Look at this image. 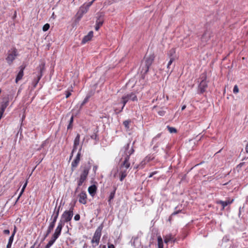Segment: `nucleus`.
I'll list each match as a JSON object with an SVG mask.
<instances>
[{
	"label": "nucleus",
	"mask_w": 248,
	"mask_h": 248,
	"mask_svg": "<svg viewBox=\"0 0 248 248\" xmlns=\"http://www.w3.org/2000/svg\"><path fill=\"white\" fill-rule=\"evenodd\" d=\"M206 78H207V75H206V73L205 72L202 73L200 75V79H201V81H207Z\"/></svg>",
	"instance_id": "2f4dec72"
},
{
	"label": "nucleus",
	"mask_w": 248,
	"mask_h": 248,
	"mask_svg": "<svg viewBox=\"0 0 248 248\" xmlns=\"http://www.w3.org/2000/svg\"><path fill=\"white\" fill-rule=\"evenodd\" d=\"M56 205H57V203L56 204ZM61 207V205H60L58 207H57V205H56L53 212V214L51 216V219L57 221L59 215Z\"/></svg>",
	"instance_id": "ddd939ff"
},
{
	"label": "nucleus",
	"mask_w": 248,
	"mask_h": 248,
	"mask_svg": "<svg viewBox=\"0 0 248 248\" xmlns=\"http://www.w3.org/2000/svg\"><path fill=\"white\" fill-rule=\"evenodd\" d=\"M127 174V170L120 169L119 172L120 180L123 181Z\"/></svg>",
	"instance_id": "aec40b11"
},
{
	"label": "nucleus",
	"mask_w": 248,
	"mask_h": 248,
	"mask_svg": "<svg viewBox=\"0 0 248 248\" xmlns=\"http://www.w3.org/2000/svg\"><path fill=\"white\" fill-rule=\"evenodd\" d=\"M175 60V59H173V58L170 59V61L168 62V65H167V68H169L170 65L172 64L173 62Z\"/></svg>",
	"instance_id": "09e8293b"
},
{
	"label": "nucleus",
	"mask_w": 248,
	"mask_h": 248,
	"mask_svg": "<svg viewBox=\"0 0 248 248\" xmlns=\"http://www.w3.org/2000/svg\"><path fill=\"white\" fill-rule=\"evenodd\" d=\"M103 23L101 21L96 22L95 30L98 31L100 27L103 25Z\"/></svg>",
	"instance_id": "c9c22d12"
},
{
	"label": "nucleus",
	"mask_w": 248,
	"mask_h": 248,
	"mask_svg": "<svg viewBox=\"0 0 248 248\" xmlns=\"http://www.w3.org/2000/svg\"><path fill=\"white\" fill-rule=\"evenodd\" d=\"M95 0H93L92 1L88 2L87 4L84 3L79 8V10L80 11L84 14L88 12L89 7L93 4V3Z\"/></svg>",
	"instance_id": "6e6552de"
},
{
	"label": "nucleus",
	"mask_w": 248,
	"mask_h": 248,
	"mask_svg": "<svg viewBox=\"0 0 248 248\" xmlns=\"http://www.w3.org/2000/svg\"><path fill=\"white\" fill-rule=\"evenodd\" d=\"M171 146L169 144H168L166 147V149L164 150V152L167 154L170 149Z\"/></svg>",
	"instance_id": "de8ad7c7"
},
{
	"label": "nucleus",
	"mask_w": 248,
	"mask_h": 248,
	"mask_svg": "<svg viewBox=\"0 0 248 248\" xmlns=\"http://www.w3.org/2000/svg\"><path fill=\"white\" fill-rule=\"evenodd\" d=\"M90 169V167H85L83 170L81 172L80 178L84 179L85 181L86 180L87 176L89 174V170Z\"/></svg>",
	"instance_id": "dca6fc26"
},
{
	"label": "nucleus",
	"mask_w": 248,
	"mask_h": 248,
	"mask_svg": "<svg viewBox=\"0 0 248 248\" xmlns=\"http://www.w3.org/2000/svg\"><path fill=\"white\" fill-rule=\"evenodd\" d=\"M131 123V120L129 119L123 122V124L126 130L129 129V124Z\"/></svg>",
	"instance_id": "cd10ccee"
},
{
	"label": "nucleus",
	"mask_w": 248,
	"mask_h": 248,
	"mask_svg": "<svg viewBox=\"0 0 248 248\" xmlns=\"http://www.w3.org/2000/svg\"><path fill=\"white\" fill-rule=\"evenodd\" d=\"M73 215L68 213L66 211H65L62 214L61 217H62L65 221L68 222L71 220Z\"/></svg>",
	"instance_id": "4468645a"
},
{
	"label": "nucleus",
	"mask_w": 248,
	"mask_h": 248,
	"mask_svg": "<svg viewBox=\"0 0 248 248\" xmlns=\"http://www.w3.org/2000/svg\"><path fill=\"white\" fill-rule=\"evenodd\" d=\"M84 181H85V180L84 179H82L79 178V180H78V187L77 188V190H78V188L79 186H82V185L83 184V183H84Z\"/></svg>",
	"instance_id": "a19ab883"
},
{
	"label": "nucleus",
	"mask_w": 248,
	"mask_h": 248,
	"mask_svg": "<svg viewBox=\"0 0 248 248\" xmlns=\"http://www.w3.org/2000/svg\"><path fill=\"white\" fill-rule=\"evenodd\" d=\"M75 202H75L73 204H70L71 206H70L69 210H66L68 213H70L71 214H72V215H74L73 211H74V209Z\"/></svg>",
	"instance_id": "72a5a7b5"
},
{
	"label": "nucleus",
	"mask_w": 248,
	"mask_h": 248,
	"mask_svg": "<svg viewBox=\"0 0 248 248\" xmlns=\"http://www.w3.org/2000/svg\"><path fill=\"white\" fill-rule=\"evenodd\" d=\"M80 218V216L79 214H76L74 217V220L75 221H78Z\"/></svg>",
	"instance_id": "6e6d98bb"
},
{
	"label": "nucleus",
	"mask_w": 248,
	"mask_h": 248,
	"mask_svg": "<svg viewBox=\"0 0 248 248\" xmlns=\"http://www.w3.org/2000/svg\"><path fill=\"white\" fill-rule=\"evenodd\" d=\"M77 146H75V145H73V149L72 151L73 153H74L76 151V150L77 149Z\"/></svg>",
	"instance_id": "338daca9"
},
{
	"label": "nucleus",
	"mask_w": 248,
	"mask_h": 248,
	"mask_svg": "<svg viewBox=\"0 0 248 248\" xmlns=\"http://www.w3.org/2000/svg\"><path fill=\"white\" fill-rule=\"evenodd\" d=\"M45 63L42 62L36 68L37 70V74H36V77H35L32 81V85L34 88H35L37 86L39 80L43 76V72L45 70Z\"/></svg>",
	"instance_id": "f03ea898"
},
{
	"label": "nucleus",
	"mask_w": 248,
	"mask_h": 248,
	"mask_svg": "<svg viewBox=\"0 0 248 248\" xmlns=\"http://www.w3.org/2000/svg\"><path fill=\"white\" fill-rule=\"evenodd\" d=\"M25 67L26 66L24 65L20 66V71L18 73L15 80L16 83H17L19 80H21L22 78V77L24 75V70L25 69Z\"/></svg>",
	"instance_id": "9d476101"
},
{
	"label": "nucleus",
	"mask_w": 248,
	"mask_h": 248,
	"mask_svg": "<svg viewBox=\"0 0 248 248\" xmlns=\"http://www.w3.org/2000/svg\"><path fill=\"white\" fill-rule=\"evenodd\" d=\"M129 157L125 156L124 161L121 164L120 169L127 170L130 167V163L129 162Z\"/></svg>",
	"instance_id": "1a4fd4ad"
},
{
	"label": "nucleus",
	"mask_w": 248,
	"mask_h": 248,
	"mask_svg": "<svg viewBox=\"0 0 248 248\" xmlns=\"http://www.w3.org/2000/svg\"><path fill=\"white\" fill-rule=\"evenodd\" d=\"M130 141H129L126 145H125L124 146V154H125V156H128V157H130V156L132 155L134 152V149L133 148V147H131V148L130 149V150L129 151H128V150L129 149V146H130Z\"/></svg>",
	"instance_id": "9b49d317"
},
{
	"label": "nucleus",
	"mask_w": 248,
	"mask_h": 248,
	"mask_svg": "<svg viewBox=\"0 0 248 248\" xmlns=\"http://www.w3.org/2000/svg\"><path fill=\"white\" fill-rule=\"evenodd\" d=\"M181 212V210H179L178 211H174V212H173L171 215V216L169 218V220H170V218H171V217L172 216H173L174 215H176L177 214H178V213H180Z\"/></svg>",
	"instance_id": "8fccbe9b"
},
{
	"label": "nucleus",
	"mask_w": 248,
	"mask_h": 248,
	"mask_svg": "<svg viewBox=\"0 0 248 248\" xmlns=\"http://www.w3.org/2000/svg\"><path fill=\"white\" fill-rule=\"evenodd\" d=\"M84 181H85V180L84 179H82L79 178V180H78V187L77 188V190H78V188L79 186H82V185L83 184V183H84Z\"/></svg>",
	"instance_id": "ea45409f"
},
{
	"label": "nucleus",
	"mask_w": 248,
	"mask_h": 248,
	"mask_svg": "<svg viewBox=\"0 0 248 248\" xmlns=\"http://www.w3.org/2000/svg\"><path fill=\"white\" fill-rule=\"evenodd\" d=\"M97 19L96 22L101 21L102 23H104V15L103 13H100L97 14Z\"/></svg>",
	"instance_id": "a878e982"
},
{
	"label": "nucleus",
	"mask_w": 248,
	"mask_h": 248,
	"mask_svg": "<svg viewBox=\"0 0 248 248\" xmlns=\"http://www.w3.org/2000/svg\"><path fill=\"white\" fill-rule=\"evenodd\" d=\"M155 58V56L154 54H150L149 55L146 54L141 65V73L143 75L145 76L148 73L149 67L154 61Z\"/></svg>",
	"instance_id": "f257e3e1"
},
{
	"label": "nucleus",
	"mask_w": 248,
	"mask_h": 248,
	"mask_svg": "<svg viewBox=\"0 0 248 248\" xmlns=\"http://www.w3.org/2000/svg\"><path fill=\"white\" fill-rule=\"evenodd\" d=\"M53 229L50 228H49L48 227V229L47 230V231H46V233H47V234H49L51 232V231L53 230Z\"/></svg>",
	"instance_id": "69168bd1"
},
{
	"label": "nucleus",
	"mask_w": 248,
	"mask_h": 248,
	"mask_svg": "<svg viewBox=\"0 0 248 248\" xmlns=\"http://www.w3.org/2000/svg\"><path fill=\"white\" fill-rule=\"evenodd\" d=\"M62 229V228L57 226L53 234L56 236L59 237V236L61 235Z\"/></svg>",
	"instance_id": "bb28decb"
},
{
	"label": "nucleus",
	"mask_w": 248,
	"mask_h": 248,
	"mask_svg": "<svg viewBox=\"0 0 248 248\" xmlns=\"http://www.w3.org/2000/svg\"><path fill=\"white\" fill-rule=\"evenodd\" d=\"M212 31L210 29H207V27H206V30L201 37L200 45L204 46L212 36Z\"/></svg>",
	"instance_id": "7ed1b4c3"
},
{
	"label": "nucleus",
	"mask_w": 248,
	"mask_h": 248,
	"mask_svg": "<svg viewBox=\"0 0 248 248\" xmlns=\"http://www.w3.org/2000/svg\"><path fill=\"white\" fill-rule=\"evenodd\" d=\"M159 146V144L158 143H156L155 146L153 147V149L155 151L156 150V149Z\"/></svg>",
	"instance_id": "680f3d73"
},
{
	"label": "nucleus",
	"mask_w": 248,
	"mask_h": 248,
	"mask_svg": "<svg viewBox=\"0 0 248 248\" xmlns=\"http://www.w3.org/2000/svg\"><path fill=\"white\" fill-rule=\"evenodd\" d=\"M161 135V133L158 134L153 139L152 143H154L155 142L157 141V140H158V139H159Z\"/></svg>",
	"instance_id": "4c0bfd02"
},
{
	"label": "nucleus",
	"mask_w": 248,
	"mask_h": 248,
	"mask_svg": "<svg viewBox=\"0 0 248 248\" xmlns=\"http://www.w3.org/2000/svg\"><path fill=\"white\" fill-rule=\"evenodd\" d=\"M14 236L12 235L10 237L9 240H8V243H11L12 244L13 240H14Z\"/></svg>",
	"instance_id": "13d9d810"
},
{
	"label": "nucleus",
	"mask_w": 248,
	"mask_h": 248,
	"mask_svg": "<svg viewBox=\"0 0 248 248\" xmlns=\"http://www.w3.org/2000/svg\"><path fill=\"white\" fill-rule=\"evenodd\" d=\"M123 96L127 100V102L129 101H138L137 96L136 93L134 92H131L130 93L125 94Z\"/></svg>",
	"instance_id": "0eeeda50"
},
{
	"label": "nucleus",
	"mask_w": 248,
	"mask_h": 248,
	"mask_svg": "<svg viewBox=\"0 0 248 248\" xmlns=\"http://www.w3.org/2000/svg\"><path fill=\"white\" fill-rule=\"evenodd\" d=\"M43 159V157H40L39 159L36 161L35 163H36V165L35 167H36V166L37 165H38L42 162Z\"/></svg>",
	"instance_id": "4d7b16f0"
},
{
	"label": "nucleus",
	"mask_w": 248,
	"mask_h": 248,
	"mask_svg": "<svg viewBox=\"0 0 248 248\" xmlns=\"http://www.w3.org/2000/svg\"><path fill=\"white\" fill-rule=\"evenodd\" d=\"M54 244L52 241L50 240L48 242V243L46 246V248H50V247Z\"/></svg>",
	"instance_id": "603ef678"
},
{
	"label": "nucleus",
	"mask_w": 248,
	"mask_h": 248,
	"mask_svg": "<svg viewBox=\"0 0 248 248\" xmlns=\"http://www.w3.org/2000/svg\"><path fill=\"white\" fill-rule=\"evenodd\" d=\"M59 237L56 236L55 235H54V234L52 235V237L51 238V240L50 241H52L53 243H54L55 242V241L56 240V239L58 238Z\"/></svg>",
	"instance_id": "3c124183"
},
{
	"label": "nucleus",
	"mask_w": 248,
	"mask_h": 248,
	"mask_svg": "<svg viewBox=\"0 0 248 248\" xmlns=\"http://www.w3.org/2000/svg\"><path fill=\"white\" fill-rule=\"evenodd\" d=\"M103 228V224L102 223L96 230L93 236L95 237H97L100 239L101 236V232Z\"/></svg>",
	"instance_id": "f3484780"
},
{
	"label": "nucleus",
	"mask_w": 248,
	"mask_h": 248,
	"mask_svg": "<svg viewBox=\"0 0 248 248\" xmlns=\"http://www.w3.org/2000/svg\"><path fill=\"white\" fill-rule=\"evenodd\" d=\"M79 202L80 203L85 204L87 203V194L85 191H82L78 195Z\"/></svg>",
	"instance_id": "f8f14e48"
},
{
	"label": "nucleus",
	"mask_w": 248,
	"mask_h": 248,
	"mask_svg": "<svg viewBox=\"0 0 248 248\" xmlns=\"http://www.w3.org/2000/svg\"><path fill=\"white\" fill-rule=\"evenodd\" d=\"M233 92L234 93L236 94L239 92V88L237 85H235L234 86L233 89Z\"/></svg>",
	"instance_id": "a18cd8bd"
},
{
	"label": "nucleus",
	"mask_w": 248,
	"mask_h": 248,
	"mask_svg": "<svg viewBox=\"0 0 248 248\" xmlns=\"http://www.w3.org/2000/svg\"><path fill=\"white\" fill-rule=\"evenodd\" d=\"M175 240L176 239H174L171 235H166L164 238V241L165 243H168L170 241L174 243Z\"/></svg>",
	"instance_id": "4be33fe9"
},
{
	"label": "nucleus",
	"mask_w": 248,
	"mask_h": 248,
	"mask_svg": "<svg viewBox=\"0 0 248 248\" xmlns=\"http://www.w3.org/2000/svg\"><path fill=\"white\" fill-rule=\"evenodd\" d=\"M93 31H90L88 34L85 35L82 40L81 43L82 44H85L87 42L90 41L93 37Z\"/></svg>",
	"instance_id": "2eb2a0df"
},
{
	"label": "nucleus",
	"mask_w": 248,
	"mask_h": 248,
	"mask_svg": "<svg viewBox=\"0 0 248 248\" xmlns=\"http://www.w3.org/2000/svg\"><path fill=\"white\" fill-rule=\"evenodd\" d=\"M157 242L158 244H163V240L160 236L157 237Z\"/></svg>",
	"instance_id": "864d4df0"
},
{
	"label": "nucleus",
	"mask_w": 248,
	"mask_h": 248,
	"mask_svg": "<svg viewBox=\"0 0 248 248\" xmlns=\"http://www.w3.org/2000/svg\"><path fill=\"white\" fill-rule=\"evenodd\" d=\"M47 143H48V141L47 140L44 141L41 145V148H44V147H45L46 145V144Z\"/></svg>",
	"instance_id": "5fc2aeb1"
},
{
	"label": "nucleus",
	"mask_w": 248,
	"mask_h": 248,
	"mask_svg": "<svg viewBox=\"0 0 248 248\" xmlns=\"http://www.w3.org/2000/svg\"><path fill=\"white\" fill-rule=\"evenodd\" d=\"M56 222V221L52 219V221L50 223L48 227L53 229L55 227Z\"/></svg>",
	"instance_id": "37998d69"
},
{
	"label": "nucleus",
	"mask_w": 248,
	"mask_h": 248,
	"mask_svg": "<svg viewBox=\"0 0 248 248\" xmlns=\"http://www.w3.org/2000/svg\"><path fill=\"white\" fill-rule=\"evenodd\" d=\"M128 102L127 101V100H126L124 97L122 96L121 98V103L123 104V106L120 109V111H122L125 105Z\"/></svg>",
	"instance_id": "c756f323"
},
{
	"label": "nucleus",
	"mask_w": 248,
	"mask_h": 248,
	"mask_svg": "<svg viewBox=\"0 0 248 248\" xmlns=\"http://www.w3.org/2000/svg\"><path fill=\"white\" fill-rule=\"evenodd\" d=\"M27 184H28V180H26L25 183L24 184V185H23L22 189H21V190L20 192V195H22V194H23V193L24 192V190H25V189L27 185Z\"/></svg>",
	"instance_id": "79ce46f5"
},
{
	"label": "nucleus",
	"mask_w": 248,
	"mask_h": 248,
	"mask_svg": "<svg viewBox=\"0 0 248 248\" xmlns=\"http://www.w3.org/2000/svg\"><path fill=\"white\" fill-rule=\"evenodd\" d=\"M18 55L17 50L16 48L13 47L8 51L7 57L6 60L7 62L10 65Z\"/></svg>",
	"instance_id": "20e7f679"
},
{
	"label": "nucleus",
	"mask_w": 248,
	"mask_h": 248,
	"mask_svg": "<svg viewBox=\"0 0 248 248\" xmlns=\"http://www.w3.org/2000/svg\"><path fill=\"white\" fill-rule=\"evenodd\" d=\"M71 95V93L70 91H66L65 92V95H66L65 97L66 98H68Z\"/></svg>",
	"instance_id": "bf43d9fd"
},
{
	"label": "nucleus",
	"mask_w": 248,
	"mask_h": 248,
	"mask_svg": "<svg viewBox=\"0 0 248 248\" xmlns=\"http://www.w3.org/2000/svg\"><path fill=\"white\" fill-rule=\"evenodd\" d=\"M65 222H66L65 221L62 217H61V219L60 220L57 226L62 228Z\"/></svg>",
	"instance_id": "473e14b6"
},
{
	"label": "nucleus",
	"mask_w": 248,
	"mask_h": 248,
	"mask_svg": "<svg viewBox=\"0 0 248 248\" xmlns=\"http://www.w3.org/2000/svg\"><path fill=\"white\" fill-rule=\"evenodd\" d=\"M79 140H80V135L79 134H78L77 135L76 137L75 138L74 141V145H75V146H78L79 144Z\"/></svg>",
	"instance_id": "7c9ffc66"
},
{
	"label": "nucleus",
	"mask_w": 248,
	"mask_h": 248,
	"mask_svg": "<svg viewBox=\"0 0 248 248\" xmlns=\"http://www.w3.org/2000/svg\"><path fill=\"white\" fill-rule=\"evenodd\" d=\"M100 238L93 236L91 242L93 244V247H95L99 244Z\"/></svg>",
	"instance_id": "b1692460"
},
{
	"label": "nucleus",
	"mask_w": 248,
	"mask_h": 248,
	"mask_svg": "<svg viewBox=\"0 0 248 248\" xmlns=\"http://www.w3.org/2000/svg\"><path fill=\"white\" fill-rule=\"evenodd\" d=\"M233 201V200L232 199V200H228L226 201H218L217 202V203L218 204H221L222 206V209H224V208L227 206L228 205L232 203Z\"/></svg>",
	"instance_id": "a211bd4d"
},
{
	"label": "nucleus",
	"mask_w": 248,
	"mask_h": 248,
	"mask_svg": "<svg viewBox=\"0 0 248 248\" xmlns=\"http://www.w3.org/2000/svg\"><path fill=\"white\" fill-rule=\"evenodd\" d=\"M91 139L93 140H98L99 139L98 138V136L96 133H94L91 136Z\"/></svg>",
	"instance_id": "c03bdc74"
},
{
	"label": "nucleus",
	"mask_w": 248,
	"mask_h": 248,
	"mask_svg": "<svg viewBox=\"0 0 248 248\" xmlns=\"http://www.w3.org/2000/svg\"><path fill=\"white\" fill-rule=\"evenodd\" d=\"M158 114L160 116H163L165 113V111H163V110H161V111H159L158 112Z\"/></svg>",
	"instance_id": "052dcab7"
},
{
	"label": "nucleus",
	"mask_w": 248,
	"mask_h": 248,
	"mask_svg": "<svg viewBox=\"0 0 248 248\" xmlns=\"http://www.w3.org/2000/svg\"><path fill=\"white\" fill-rule=\"evenodd\" d=\"M157 171H154L153 172H151L149 176V177L151 178L152 177H153L155 174L156 173H157Z\"/></svg>",
	"instance_id": "e2e57ef3"
},
{
	"label": "nucleus",
	"mask_w": 248,
	"mask_h": 248,
	"mask_svg": "<svg viewBox=\"0 0 248 248\" xmlns=\"http://www.w3.org/2000/svg\"><path fill=\"white\" fill-rule=\"evenodd\" d=\"M175 49L174 48H172L168 52L167 56L169 59L173 58V59H175Z\"/></svg>",
	"instance_id": "412c9836"
},
{
	"label": "nucleus",
	"mask_w": 248,
	"mask_h": 248,
	"mask_svg": "<svg viewBox=\"0 0 248 248\" xmlns=\"http://www.w3.org/2000/svg\"><path fill=\"white\" fill-rule=\"evenodd\" d=\"M73 122H74V116L72 115L69 121V124L67 126V130L72 129L73 128Z\"/></svg>",
	"instance_id": "393cba45"
},
{
	"label": "nucleus",
	"mask_w": 248,
	"mask_h": 248,
	"mask_svg": "<svg viewBox=\"0 0 248 248\" xmlns=\"http://www.w3.org/2000/svg\"><path fill=\"white\" fill-rule=\"evenodd\" d=\"M207 87V81H201L198 87L197 93L198 94H203L206 91Z\"/></svg>",
	"instance_id": "39448f33"
},
{
	"label": "nucleus",
	"mask_w": 248,
	"mask_h": 248,
	"mask_svg": "<svg viewBox=\"0 0 248 248\" xmlns=\"http://www.w3.org/2000/svg\"><path fill=\"white\" fill-rule=\"evenodd\" d=\"M84 15L83 13H82L80 11L78 10L77 12L76 16V20L77 21H79L81 17H82L83 15Z\"/></svg>",
	"instance_id": "c85d7f7f"
},
{
	"label": "nucleus",
	"mask_w": 248,
	"mask_h": 248,
	"mask_svg": "<svg viewBox=\"0 0 248 248\" xmlns=\"http://www.w3.org/2000/svg\"><path fill=\"white\" fill-rule=\"evenodd\" d=\"M82 149V146L79 149V151L77 155V156L75 159L72 161L71 163V169L73 171L78 166L79 161L80 158L81 156V151Z\"/></svg>",
	"instance_id": "423d86ee"
},
{
	"label": "nucleus",
	"mask_w": 248,
	"mask_h": 248,
	"mask_svg": "<svg viewBox=\"0 0 248 248\" xmlns=\"http://www.w3.org/2000/svg\"><path fill=\"white\" fill-rule=\"evenodd\" d=\"M3 233L5 234H10V231L9 230H4L3 231Z\"/></svg>",
	"instance_id": "0e129e2a"
},
{
	"label": "nucleus",
	"mask_w": 248,
	"mask_h": 248,
	"mask_svg": "<svg viewBox=\"0 0 248 248\" xmlns=\"http://www.w3.org/2000/svg\"><path fill=\"white\" fill-rule=\"evenodd\" d=\"M97 186L94 185L90 186L88 188V192L92 196H93L95 194Z\"/></svg>",
	"instance_id": "6ab92c4d"
},
{
	"label": "nucleus",
	"mask_w": 248,
	"mask_h": 248,
	"mask_svg": "<svg viewBox=\"0 0 248 248\" xmlns=\"http://www.w3.org/2000/svg\"><path fill=\"white\" fill-rule=\"evenodd\" d=\"M108 248H115L113 244H108Z\"/></svg>",
	"instance_id": "774afa93"
},
{
	"label": "nucleus",
	"mask_w": 248,
	"mask_h": 248,
	"mask_svg": "<svg viewBox=\"0 0 248 248\" xmlns=\"http://www.w3.org/2000/svg\"><path fill=\"white\" fill-rule=\"evenodd\" d=\"M167 128L169 130V131L170 133H176L177 132V130L176 128H174V127H170V126H167Z\"/></svg>",
	"instance_id": "e433bc0d"
},
{
	"label": "nucleus",
	"mask_w": 248,
	"mask_h": 248,
	"mask_svg": "<svg viewBox=\"0 0 248 248\" xmlns=\"http://www.w3.org/2000/svg\"><path fill=\"white\" fill-rule=\"evenodd\" d=\"M113 190L112 192H111V193L109 195V199L108 200V202H109V203H110L111 202V201L112 200H113V198H114L116 190L117 189V187L116 186H113Z\"/></svg>",
	"instance_id": "5701e85b"
},
{
	"label": "nucleus",
	"mask_w": 248,
	"mask_h": 248,
	"mask_svg": "<svg viewBox=\"0 0 248 248\" xmlns=\"http://www.w3.org/2000/svg\"><path fill=\"white\" fill-rule=\"evenodd\" d=\"M50 28V25L48 23H46V24H45L43 27V31H47V30H48V29H49Z\"/></svg>",
	"instance_id": "58836bf2"
},
{
	"label": "nucleus",
	"mask_w": 248,
	"mask_h": 248,
	"mask_svg": "<svg viewBox=\"0 0 248 248\" xmlns=\"http://www.w3.org/2000/svg\"><path fill=\"white\" fill-rule=\"evenodd\" d=\"M90 98V96H87L85 99H84V100L82 101V102L81 103V104H80V108H82V107L86 104L88 102V100H89V99Z\"/></svg>",
	"instance_id": "f704fd0d"
},
{
	"label": "nucleus",
	"mask_w": 248,
	"mask_h": 248,
	"mask_svg": "<svg viewBox=\"0 0 248 248\" xmlns=\"http://www.w3.org/2000/svg\"><path fill=\"white\" fill-rule=\"evenodd\" d=\"M8 105V101H7L1 105L0 108H3V109L5 110Z\"/></svg>",
	"instance_id": "49530a36"
}]
</instances>
